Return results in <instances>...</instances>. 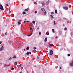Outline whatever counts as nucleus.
<instances>
[{"label": "nucleus", "instance_id": "4d7b16f0", "mask_svg": "<svg viewBox=\"0 0 73 73\" xmlns=\"http://www.w3.org/2000/svg\"><path fill=\"white\" fill-rule=\"evenodd\" d=\"M36 25H37V23L36 24Z\"/></svg>", "mask_w": 73, "mask_h": 73}, {"label": "nucleus", "instance_id": "49530a36", "mask_svg": "<svg viewBox=\"0 0 73 73\" xmlns=\"http://www.w3.org/2000/svg\"><path fill=\"white\" fill-rule=\"evenodd\" d=\"M25 20H27V19H25Z\"/></svg>", "mask_w": 73, "mask_h": 73}, {"label": "nucleus", "instance_id": "72a5a7b5", "mask_svg": "<svg viewBox=\"0 0 73 73\" xmlns=\"http://www.w3.org/2000/svg\"><path fill=\"white\" fill-rule=\"evenodd\" d=\"M33 28H32V27H30V30H32V29H33Z\"/></svg>", "mask_w": 73, "mask_h": 73}, {"label": "nucleus", "instance_id": "603ef678", "mask_svg": "<svg viewBox=\"0 0 73 73\" xmlns=\"http://www.w3.org/2000/svg\"><path fill=\"white\" fill-rule=\"evenodd\" d=\"M57 36H56V37H55V38H57Z\"/></svg>", "mask_w": 73, "mask_h": 73}, {"label": "nucleus", "instance_id": "e433bc0d", "mask_svg": "<svg viewBox=\"0 0 73 73\" xmlns=\"http://www.w3.org/2000/svg\"><path fill=\"white\" fill-rule=\"evenodd\" d=\"M6 6H8V4H6Z\"/></svg>", "mask_w": 73, "mask_h": 73}, {"label": "nucleus", "instance_id": "9b49d317", "mask_svg": "<svg viewBox=\"0 0 73 73\" xmlns=\"http://www.w3.org/2000/svg\"><path fill=\"white\" fill-rule=\"evenodd\" d=\"M52 32H53V33H54V29H52Z\"/></svg>", "mask_w": 73, "mask_h": 73}, {"label": "nucleus", "instance_id": "473e14b6", "mask_svg": "<svg viewBox=\"0 0 73 73\" xmlns=\"http://www.w3.org/2000/svg\"><path fill=\"white\" fill-rule=\"evenodd\" d=\"M11 70H14V68H12L11 69Z\"/></svg>", "mask_w": 73, "mask_h": 73}, {"label": "nucleus", "instance_id": "864d4df0", "mask_svg": "<svg viewBox=\"0 0 73 73\" xmlns=\"http://www.w3.org/2000/svg\"><path fill=\"white\" fill-rule=\"evenodd\" d=\"M70 23H71V21H70Z\"/></svg>", "mask_w": 73, "mask_h": 73}, {"label": "nucleus", "instance_id": "0eeeda50", "mask_svg": "<svg viewBox=\"0 0 73 73\" xmlns=\"http://www.w3.org/2000/svg\"><path fill=\"white\" fill-rule=\"evenodd\" d=\"M42 4L43 6H44V5H45V3L44 2L42 3Z\"/></svg>", "mask_w": 73, "mask_h": 73}, {"label": "nucleus", "instance_id": "6e6d98bb", "mask_svg": "<svg viewBox=\"0 0 73 73\" xmlns=\"http://www.w3.org/2000/svg\"><path fill=\"white\" fill-rule=\"evenodd\" d=\"M60 21V20H59V21Z\"/></svg>", "mask_w": 73, "mask_h": 73}, {"label": "nucleus", "instance_id": "a211bd4d", "mask_svg": "<svg viewBox=\"0 0 73 73\" xmlns=\"http://www.w3.org/2000/svg\"><path fill=\"white\" fill-rule=\"evenodd\" d=\"M23 15H25V14H26V13L25 12H24L23 13Z\"/></svg>", "mask_w": 73, "mask_h": 73}, {"label": "nucleus", "instance_id": "09e8293b", "mask_svg": "<svg viewBox=\"0 0 73 73\" xmlns=\"http://www.w3.org/2000/svg\"><path fill=\"white\" fill-rule=\"evenodd\" d=\"M37 29H39V27H38V28H37Z\"/></svg>", "mask_w": 73, "mask_h": 73}, {"label": "nucleus", "instance_id": "a878e982", "mask_svg": "<svg viewBox=\"0 0 73 73\" xmlns=\"http://www.w3.org/2000/svg\"><path fill=\"white\" fill-rule=\"evenodd\" d=\"M64 30L65 31H66L67 30V28H64Z\"/></svg>", "mask_w": 73, "mask_h": 73}, {"label": "nucleus", "instance_id": "c03bdc74", "mask_svg": "<svg viewBox=\"0 0 73 73\" xmlns=\"http://www.w3.org/2000/svg\"><path fill=\"white\" fill-rule=\"evenodd\" d=\"M21 65H22V64H21L20 65V67H21Z\"/></svg>", "mask_w": 73, "mask_h": 73}, {"label": "nucleus", "instance_id": "c85d7f7f", "mask_svg": "<svg viewBox=\"0 0 73 73\" xmlns=\"http://www.w3.org/2000/svg\"><path fill=\"white\" fill-rule=\"evenodd\" d=\"M35 13L36 14V13H37V11H35Z\"/></svg>", "mask_w": 73, "mask_h": 73}, {"label": "nucleus", "instance_id": "58836bf2", "mask_svg": "<svg viewBox=\"0 0 73 73\" xmlns=\"http://www.w3.org/2000/svg\"><path fill=\"white\" fill-rule=\"evenodd\" d=\"M2 43V42H1V41L0 42V44H1V43Z\"/></svg>", "mask_w": 73, "mask_h": 73}, {"label": "nucleus", "instance_id": "13d9d810", "mask_svg": "<svg viewBox=\"0 0 73 73\" xmlns=\"http://www.w3.org/2000/svg\"><path fill=\"white\" fill-rule=\"evenodd\" d=\"M29 63H30L29 62Z\"/></svg>", "mask_w": 73, "mask_h": 73}, {"label": "nucleus", "instance_id": "7c9ffc66", "mask_svg": "<svg viewBox=\"0 0 73 73\" xmlns=\"http://www.w3.org/2000/svg\"><path fill=\"white\" fill-rule=\"evenodd\" d=\"M7 34H8V33H5V35L7 36Z\"/></svg>", "mask_w": 73, "mask_h": 73}, {"label": "nucleus", "instance_id": "dca6fc26", "mask_svg": "<svg viewBox=\"0 0 73 73\" xmlns=\"http://www.w3.org/2000/svg\"><path fill=\"white\" fill-rule=\"evenodd\" d=\"M32 23L33 24H35L36 23V22H35V21H33L32 22Z\"/></svg>", "mask_w": 73, "mask_h": 73}, {"label": "nucleus", "instance_id": "4c0bfd02", "mask_svg": "<svg viewBox=\"0 0 73 73\" xmlns=\"http://www.w3.org/2000/svg\"><path fill=\"white\" fill-rule=\"evenodd\" d=\"M29 54H31V53H32V52H29Z\"/></svg>", "mask_w": 73, "mask_h": 73}, {"label": "nucleus", "instance_id": "f8f14e48", "mask_svg": "<svg viewBox=\"0 0 73 73\" xmlns=\"http://www.w3.org/2000/svg\"><path fill=\"white\" fill-rule=\"evenodd\" d=\"M46 34L47 35H49V33H48V32H47L46 33Z\"/></svg>", "mask_w": 73, "mask_h": 73}, {"label": "nucleus", "instance_id": "3c124183", "mask_svg": "<svg viewBox=\"0 0 73 73\" xmlns=\"http://www.w3.org/2000/svg\"><path fill=\"white\" fill-rule=\"evenodd\" d=\"M27 22H29V21H27Z\"/></svg>", "mask_w": 73, "mask_h": 73}, {"label": "nucleus", "instance_id": "b1692460", "mask_svg": "<svg viewBox=\"0 0 73 73\" xmlns=\"http://www.w3.org/2000/svg\"><path fill=\"white\" fill-rule=\"evenodd\" d=\"M34 4H35V5L37 4V3L36 2H34Z\"/></svg>", "mask_w": 73, "mask_h": 73}, {"label": "nucleus", "instance_id": "9d476101", "mask_svg": "<svg viewBox=\"0 0 73 73\" xmlns=\"http://www.w3.org/2000/svg\"><path fill=\"white\" fill-rule=\"evenodd\" d=\"M29 8H27V9H25V11H29Z\"/></svg>", "mask_w": 73, "mask_h": 73}, {"label": "nucleus", "instance_id": "20e7f679", "mask_svg": "<svg viewBox=\"0 0 73 73\" xmlns=\"http://www.w3.org/2000/svg\"><path fill=\"white\" fill-rule=\"evenodd\" d=\"M0 49L1 51L3 50H4V47H3V46H2V47L0 48Z\"/></svg>", "mask_w": 73, "mask_h": 73}, {"label": "nucleus", "instance_id": "79ce46f5", "mask_svg": "<svg viewBox=\"0 0 73 73\" xmlns=\"http://www.w3.org/2000/svg\"><path fill=\"white\" fill-rule=\"evenodd\" d=\"M60 69H62V68H61V67H60Z\"/></svg>", "mask_w": 73, "mask_h": 73}, {"label": "nucleus", "instance_id": "aec40b11", "mask_svg": "<svg viewBox=\"0 0 73 73\" xmlns=\"http://www.w3.org/2000/svg\"><path fill=\"white\" fill-rule=\"evenodd\" d=\"M55 12L56 13H57V10H56L55 11Z\"/></svg>", "mask_w": 73, "mask_h": 73}, {"label": "nucleus", "instance_id": "423d86ee", "mask_svg": "<svg viewBox=\"0 0 73 73\" xmlns=\"http://www.w3.org/2000/svg\"><path fill=\"white\" fill-rule=\"evenodd\" d=\"M47 38H46L45 39H44V42H46V41H47Z\"/></svg>", "mask_w": 73, "mask_h": 73}, {"label": "nucleus", "instance_id": "37998d69", "mask_svg": "<svg viewBox=\"0 0 73 73\" xmlns=\"http://www.w3.org/2000/svg\"><path fill=\"white\" fill-rule=\"evenodd\" d=\"M25 22H26V21H24V23H25Z\"/></svg>", "mask_w": 73, "mask_h": 73}, {"label": "nucleus", "instance_id": "f704fd0d", "mask_svg": "<svg viewBox=\"0 0 73 73\" xmlns=\"http://www.w3.org/2000/svg\"><path fill=\"white\" fill-rule=\"evenodd\" d=\"M16 56H14L13 57V58H16Z\"/></svg>", "mask_w": 73, "mask_h": 73}, {"label": "nucleus", "instance_id": "39448f33", "mask_svg": "<svg viewBox=\"0 0 73 73\" xmlns=\"http://www.w3.org/2000/svg\"><path fill=\"white\" fill-rule=\"evenodd\" d=\"M49 0H48V1L46 2V4L47 5H48V4H49Z\"/></svg>", "mask_w": 73, "mask_h": 73}, {"label": "nucleus", "instance_id": "cd10ccee", "mask_svg": "<svg viewBox=\"0 0 73 73\" xmlns=\"http://www.w3.org/2000/svg\"><path fill=\"white\" fill-rule=\"evenodd\" d=\"M70 56V54H68V57H69V56Z\"/></svg>", "mask_w": 73, "mask_h": 73}, {"label": "nucleus", "instance_id": "4be33fe9", "mask_svg": "<svg viewBox=\"0 0 73 73\" xmlns=\"http://www.w3.org/2000/svg\"><path fill=\"white\" fill-rule=\"evenodd\" d=\"M50 16L52 18V19H53V16L52 15H50Z\"/></svg>", "mask_w": 73, "mask_h": 73}, {"label": "nucleus", "instance_id": "ddd939ff", "mask_svg": "<svg viewBox=\"0 0 73 73\" xmlns=\"http://www.w3.org/2000/svg\"><path fill=\"white\" fill-rule=\"evenodd\" d=\"M17 62H15L14 63L15 65H17Z\"/></svg>", "mask_w": 73, "mask_h": 73}, {"label": "nucleus", "instance_id": "de8ad7c7", "mask_svg": "<svg viewBox=\"0 0 73 73\" xmlns=\"http://www.w3.org/2000/svg\"><path fill=\"white\" fill-rule=\"evenodd\" d=\"M19 21H21V20H19Z\"/></svg>", "mask_w": 73, "mask_h": 73}, {"label": "nucleus", "instance_id": "7ed1b4c3", "mask_svg": "<svg viewBox=\"0 0 73 73\" xmlns=\"http://www.w3.org/2000/svg\"><path fill=\"white\" fill-rule=\"evenodd\" d=\"M53 54V51L52 50H50V55H52Z\"/></svg>", "mask_w": 73, "mask_h": 73}, {"label": "nucleus", "instance_id": "393cba45", "mask_svg": "<svg viewBox=\"0 0 73 73\" xmlns=\"http://www.w3.org/2000/svg\"><path fill=\"white\" fill-rule=\"evenodd\" d=\"M54 25H56V22L55 21H54Z\"/></svg>", "mask_w": 73, "mask_h": 73}, {"label": "nucleus", "instance_id": "f03ea898", "mask_svg": "<svg viewBox=\"0 0 73 73\" xmlns=\"http://www.w3.org/2000/svg\"><path fill=\"white\" fill-rule=\"evenodd\" d=\"M63 8L65 10H68V7H64Z\"/></svg>", "mask_w": 73, "mask_h": 73}, {"label": "nucleus", "instance_id": "a18cd8bd", "mask_svg": "<svg viewBox=\"0 0 73 73\" xmlns=\"http://www.w3.org/2000/svg\"><path fill=\"white\" fill-rule=\"evenodd\" d=\"M29 23L30 24H32V23H31V22H30Z\"/></svg>", "mask_w": 73, "mask_h": 73}, {"label": "nucleus", "instance_id": "6ab92c4d", "mask_svg": "<svg viewBox=\"0 0 73 73\" xmlns=\"http://www.w3.org/2000/svg\"><path fill=\"white\" fill-rule=\"evenodd\" d=\"M26 49H27V50H29V47H27Z\"/></svg>", "mask_w": 73, "mask_h": 73}, {"label": "nucleus", "instance_id": "c9c22d12", "mask_svg": "<svg viewBox=\"0 0 73 73\" xmlns=\"http://www.w3.org/2000/svg\"><path fill=\"white\" fill-rule=\"evenodd\" d=\"M73 34L72 33H71V36H73Z\"/></svg>", "mask_w": 73, "mask_h": 73}, {"label": "nucleus", "instance_id": "4468645a", "mask_svg": "<svg viewBox=\"0 0 73 73\" xmlns=\"http://www.w3.org/2000/svg\"><path fill=\"white\" fill-rule=\"evenodd\" d=\"M13 57H10L9 58V61L10 60H11L12 59V58Z\"/></svg>", "mask_w": 73, "mask_h": 73}, {"label": "nucleus", "instance_id": "2f4dec72", "mask_svg": "<svg viewBox=\"0 0 73 73\" xmlns=\"http://www.w3.org/2000/svg\"><path fill=\"white\" fill-rule=\"evenodd\" d=\"M34 50H36V48L34 47Z\"/></svg>", "mask_w": 73, "mask_h": 73}, {"label": "nucleus", "instance_id": "8fccbe9b", "mask_svg": "<svg viewBox=\"0 0 73 73\" xmlns=\"http://www.w3.org/2000/svg\"><path fill=\"white\" fill-rule=\"evenodd\" d=\"M32 35V33L31 34H30V35Z\"/></svg>", "mask_w": 73, "mask_h": 73}, {"label": "nucleus", "instance_id": "f257e3e1", "mask_svg": "<svg viewBox=\"0 0 73 73\" xmlns=\"http://www.w3.org/2000/svg\"><path fill=\"white\" fill-rule=\"evenodd\" d=\"M0 9H1L2 11H3L4 10V8L3 7V5H0Z\"/></svg>", "mask_w": 73, "mask_h": 73}, {"label": "nucleus", "instance_id": "1a4fd4ad", "mask_svg": "<svg viewBox=\"0 0 73 73\" xmlns=\"http://www.w3.org/2000/svg\"><path fill=\"white\" fill-rule=\"evenodd\" d=\"M50 46H54V45L53 44H49Z\"/></svg>", "mask_w": 73, "mask_h": 73}, {"label": "nucleus", "instance_id": "5fc2aeb1", "mask_svg": "<svg viewBox=\"0 0 73 73\" xmlns=\"http://www.w3.org/2000/svg\"><path fill=\"white\" fill-rule=\"evenodd\" d=\"M24 50H25V49Z\"/></svg>", "mask_w": 73, "mask_h": 73}, {"label": "nucleus", "instance_id": "f3484780", "mask_svg": "<svg viewBox=\"0 0 73 73\" xmlns=\"http://www.w3.org/2000/svg\"><path fill=\"white\" fill-rule=\"evenodd\" d=\"M18 25H20L21 24V23H20V22H19L18 23Z\"/></svg>", "mask_w": 73, "mask_h": 73}, {"label": "nucleus", "instance_id": "6e6552de", "mask_svg": "<svg viewBox=\"0 0 73 73\" xmlns=\"http://www.w3.org/2000/svg\"><path fill=\"white\" fill-rule=\"evenodd\" d=\"M41 10L42 11H45V9L43 8H42Z\"/></svg>", "mask_w": 73, "mask_h": 73}, {"label": "nucleus", "instance_id": "c756f323", "mask_svg": "<svg viewBox=\"0 0 73 73\" xmlns=\"http://www.w3.org/2000/svg\"><path fill=\"white\" fill-rule=\"evenodd\" d=\"M51 14H52V15H53V14H54V13L52 12L51 13Z\"/></svg>", "mask_w": 73, "mask_h": 73}, {"label": "nucleus", "instance_id": "ea45409f", "mask_svg": "<svg viewBox=\"0 0 73 73\" xmlns=\"http://www.w3.org/2000/svg\"><path fill=\"white\" fill-rule=\"evenodd\" d=\"M39 58V57H38V56L37 57V59H38Z\"/></svg>", "mask_w": 73, "mask_h": 73}, {"label": "nucleus", "instance_id": "a19ab883", "mask_svg": "<svg viewBox=\"0 0 73 73\" xmlns=\"http://www.w3.org/2000/svg\"><path fill=\"white\" fill-rule=\"evenodd\" d=\"M31 36V34L29 35V36Z\"/></svg>", "mask_w": 73, "mask_h": 73}, {"label": "nucleus", "instance_id": "412c9836", "mask_svg": "<svg viewBox=\"0 0 73 73\" xmlns=\"http://www.w3.org/2000/svg\"><path fill=\"white\" fill-rule=\"evenodd\" d=\"M44 15H46V11H45L44 13Z\"/></svg>", "mask_w": 73, "mask_h": 73}, {"label": "nucleus", "instance_id": "2eb2a0df", "mask_svg": "<svg viewBox=\"0 0 73 73\" xmlns=\"http://www.w3.org/2000/svg\"><path fill=\"white\" fill-rule=\"evenodd\" d=\"M71 66H73V61H72V62L70 64Z\"/></svg>", "mask_w": 73, "mask_h": 73}, {"label": "nucleus", "instance_id": "bb28decb", "mask_svg": "<svg viewBox=\"0 0 73 73\" xmlns=\"http://www.w3.org/2000/svg\"><path fill=\"white\" fill-rule=\"evenodd\" d=\"M39 35H41V32H39Z\"/></svg>", "mask_w": 73, "mask_h": 73}, {"label": "nucleus", "instance_id": "5701e85b", "mask_svg": "<svg viewBox=\"0 0 73 73\" xmlns=\"http://www.w3.org/2000/svg\"><path fill=\"white\" fill-rule=\"evenodd\" d=\"M27 55H29V52H27Z\"/></svg>", "mask_w": 73, "mask_h": 73}]
</instances>
